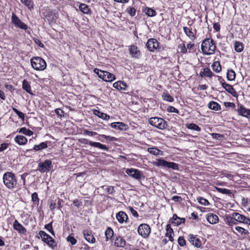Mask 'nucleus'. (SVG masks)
I'll list each match as a JSON object with an SVG mask.
<instances>
[{
    "instance_id": "obj_13",
    "label": "nucleus",
    "mask_w": 250,
    "mask_h": 250,
    "mask_svg": "<svg viewBox=\"0 0 250 250\" xmlns=\"http://www.w3.org/2000/svg\"><path fill=\"white\" fill-rule=\"evenodd\" d=\"M130 55L133 58L138 59L141 56V52L136 45L132 44L128 46Z\"/></svg>"
},
{
    "instance_id": "obj_53",
    "label": "nucleus",
    "mask_w": 250,
    "mask_h": 250,
    "mask_svg": "<svg viewBox=\"0 0 250 250\" xmlns=\"http://www.w3.org/2000/svg\"><path fill=\"white\" fill-rule=\"evenodd\" d=\"M40 236L41 237L42 239H51L52 237H51L49 235L47 234L45 231L43 230H40L39 233Z\"/></svg>"
},
{
    "instance_id": "obj_9",
    "label": "nucleus",
    "mask_w": 250,
    "mask_h": 250,
    "mask_svg": "<svg viewBox=\"0 0 250 250\" xmlns=\"http://www.w3.org/2000/svg\"><path fill=\"white\" fill-rule=\"evenodd\" d=\"M52 162L49 160H46L44 162H40L38 165V170L42 173L49 171L52 167Z\"/></svg>"
},
{
    "instance_id": "obj_56",
    "label": "nucleus",
    "mask_w": 250,
    "mask_h": 250,
    "mask_svg": "<svg viewBox=\"0 0 250 250\" xmlns=\"http://www.w3.org/2000/svg\"><path fill=\"white\" fill-rule=\"evenodd\" d=\"M178 48L182 53H186L187 52V49L184 43L180 44L178 46Z\"/></svg>"
},
{
    "instance_id": "obj_54",
    "label": "nucleus",
    "mask_w": 250,
    "mask_h": 250,
    "mask_svg": "<svg viewBox=\"0 0 250 250\" xmlns=\"http://www.w3.org/2000/svg\"><path fill=\"white\" fill-rule=\"evenodd\" d=\"M52 222L45 225V228L48 230L52 235H55V233L52 229Z\"/></svg>"
},
{
    "instance_id": "obj_3",
    "label": "nucleus",
    "mask_w": 250,
    "mask_h": 250,
    "mask_svg": "<svg viewBox=\"0 0 250 250\" xmlns=\"http://www.w3.org/2000/svg\"><path fill=\"white\" fill-rule=\"evenodd\" d=\"M32 67L36 70L42 71L46 67L45 61L40 57H34L30 59Z\"/></svg>"
},
{
    "instance_id": "obj_4",
    "label": "nucleus",
    "mask_w": 250,
    "mask_h": 250,
    "mask_svg": "<svg viewBox=\"0 0 250 250\" xmlns=\"http://www.w3.org/2000/svg\"><path fill=\"white\" fill-rule=\"evenodd\" d=\"M148 122L151 125L160 129H164L167 126V122L162 118L151 117L149 119Z\"/></svg>"
},
{
    "instance_id": "obj_42",
    "label": "nucleus",
    "mask_w": 250,
    "mask_h": 250,
    "mask_svg": "<svg viewBox=\"0 0 250 250\" xmlns=\"http://www.w3.org/2000/svg\"><path fill=\"white\" fill-rule=\"evenodd\" d=\"M243 43L239 42H236L234 43V49L237 52H241L243 50Z\"/></svg>"
},
{
    "instance_id": "obj_24",
    "label": "nucleus",
    "mask_w": 250,
    "mask_h": 250,
    "mask_svg": "<svg viewBox=\"0 0 250 250\" xmlns=\"http://www.w3.org/2000/svg\"><path fill=\"white\" fill-rule=\"evenodd\" d=\"M166 236L168 237L169 240L172 242L173 241V235H174L173 230L171 228L170 224L166 226Z\"/></svg>"
},
{
    "instance_id": "obj_14",
    "label": "nucleus",
    "mask_w": 250,
    "mask_h": 250,
    "mask_svg": "<svg viewBox=\"0 0 250 250\" xmlns=\"http://www.w3.org/2000/svg\"><path fill=\"white\" fill-rule=\"evenodd\" d=\"M146 45L147 49L151 52L154 51L159 46V42L155 39H149L148 40Z\"/></svg>"
},
{
    "instance_id": "obj_46",
    "label": "nucleus",
    "mask_w": 250,
    "mask_h": 250,
    "mask_svg": "<svg viewBox=\"0 0 250 250\" xmlns=\"http://www.w3.org/2000/svg\"><path fill=\"white\" fill-rule=\"evenodd\" d=\"M163 99L169 102H173L174 98L168 93H164L162 95Z\"/></svg>"
},
{
    "instance_id": "obj_27",
    "label": "nucleus",
    "mask_w": 250,
    "mask_h": 250,
    "mask_svg": "<svg viewBox=\"0 0 250 250\" xmlns=\"http://www.w3.org/2000/svg\"><path fill=\"white\" fill-rule=\"evenodd\" d=\"M208 107L215 111H218L221 109V106L217 102L214 101L210 102L208 105Z\"/></svg>"
},
{
    "instance_id": "obj_37",
    "label": "nucleus",
    "mask_w": 250,
    "mask_h": 250,
    "mask_svg": "<svg viewBox=\"0 0 250 250\" xmlns=\"http://www.w3.org/2000/svg\"><path fill=\"white\" fill-rule=\"evenodd\" d=\"M212 67L214 71L218 73L221 71V66L220 62L218 61L214 62L212 65Z\"/></svg>"
},
{
    "instance_id": "obj_49",
    "label": "nucleus",
    "mask_w": 250,
    "mask_h": 250,
    "mask_svg": "<svg viewBox=\"0 0 250 250\" xmlns=\"http://www.w3.org/2000/svg\"><path fill=\"white\" fill-rule=\"evenodd\" d=\"M197 200L198 202L201 204V205L208 206L209 205V202L206 199L202 198L201 197H198L197 198Z\"/></svg>"
},
{
    "instance_id": "obj_8",
    "label": "nucleus",
    "mask_w": 250,
    "mask_h": 250,
    "mask_svg": "<svg viewBox=\"0 0 250 250\" xmlns=\"http://www.w3.org/2000/svg\"><path fill=\"white\" fill-rule=\"evenodd\" d=\"M151 229L149 225L146 224H141L138 228V232L144 238L147 237L150 234Z\"/></svg>"
},
{
    "instance_id": "obj_18",
    "label": "nucleus",
    "mask_w": 250,
    "mask_h": 250,
    "mask_svg": "<svg viewBox=\"0 0 250 250\" xmlns=\"http://www.w3.org/2000/svg\"><path fill=\"white\" fill-rule=\"evenodd\" d=\"M13 228L14 229L16 230L20 233L24 234L26 231L25 228L19 223L17 220H15L14 222Z\"/></svg>"
},
{
    "instance_id": "obj_45",
    "label": "nucleus",
    "mask_w": 250,
    "mask_h": 250,
    "mask_svg": "<svg viewBox=\"0 0 250 250\" xmlns=\"http://www.w3.org/2000/svg\"><path fill=\"white\" fill-rule=\"evenodd\" d=\"M19 132L21 133L24 134L27 136H31L33 134V132L30 129H27L26 127H22L20 129Z\"/></svg>"
},
{
    "instance_id": "obj_41",
    "label": "nucleus",
    "mask_w": 250,
    "mask_h": 250,
    "mask_svg": "<svg viewBox=\"0 0 250 250\" xmlns=\"http://www.w3.org/2000/svg\"><path fill=\"white\" fill-rule=\"evenodd\" d=\"M215 188L217 191L224 194L230 195L232 193V192L230 189H226L225 188H218L217 187H215Z\"/></svg>"
},
{
    "instance_id": "obj_25",
    "label": "nucleus",
    "mask_w": 250,
    "mask_h": 250,
    "mask_svg": "<svg viewBox=\"0 0 250 250\" xmlns=\"http://www.w3.org/2000/svg\"><path fill=\"white\" fill-rule=\"evenodd\" d=\"M14 140L19 145H24L27 142V138L22 135H17Z\"/></svg>"
},
{
    "instance_id": "obj_55",
    "label": "nucleus",
    "mask_w": 250,
    "mask_h": 250,
    "mask_svg": "<svg viewBox=\"0 0 250 250\" xmlns=\"http://www.w3.org/2000/svg\"><path fill=\"white\" fill-rule=\"evenodd\" d=\"M212 138L215 139L217 140H222V139L224 138V135L218 134V133H212L211 134Z\"/></svg>"
},
{
    "instance_id": "obj_11",
    "label": "nucleus",
    "mask_w": 250,
    "mask_h": 250,
    "mask_svg": "<svg viewBox=\"0 0 250 250\" xmlns=\"http://www.w3.org/2000/svg\"><path fill=\"white\" fill-rule=\"evenodd\" d=\"M11 20L15 26L24 30H26L27 29V25L22 22L14 13L12 14Z\"/></svg>"
},
{
    "instance_id": "obj_43",
    "label": "nucleus",
    "mask_w": 250,
    "mask_h": 250,
    "mask_svg": "<svg viewBox=\"0 0 250 250\" xmlns=\"http://www.w3.org/2000/svg\"><path fill=\"white\" fill-rule=\"evenodd\" d=\"M227 78L229 81H233L235 78V73L233 70L228 71Z\"/></svg>"
},
{
    "instance_id": "obj_59",
    "label": "nucleus",
    "mask_w": 250,
    "mask_h": 250,
    "mask_svg": "<svg viewBox=\"0 0 250 250\" xmlns=\"http://www.w3.org/2000/svg\"><path fill=\"white\" fill-rule=\"evenodd\" d=\"M178 243L179 245L181 247H183L186 245V240L183 237L180 236L179 237L178 239Z\"/></svg>"
},
{
    "instance_id": "obj_38",
    "label": "nucleus",
    "mask_w": 250,
    "mask_h": 250,
    "mask_svg": "<svg viewBox=\"0 0 250 250\" xmlns=\"http://www.w3.org/2000/svg\"><path fill=\"white\" fill-rule=\"evenodd\" d=\"M186 127L189 129L196 130L199 132L201 130V128L194 123L187 124H186Z\"/></svg>"
},
{
    "instance_id": "obj_36",
    "label": "nucleus",
    "mask_w": 250,
    "mask_h": 250,
    "mask_svg": "<svg viewBox=\"0 0 250 250\" xmlns=\"http://www.w3.org/2000/svg\"><path fill=\"white\" fill-rule=\"evenodd\" d=\"M113 234L114 232L112 229L110 227L107 228L105 231L106 241L110 239L113 237Z\"/></svg>"
},
{
    "instance_id": "obj_2",
    "label": "nucleus",
    "mask_w": 250,
    "mask_h": 250,
    "mask_svg": "<svg viewBox=\"0 0 250 250\" xmlns=\"http://www.w3.org/2000/svg\"><path fill=\"white\" fill-rule=\"evenodd\" d=\"M2 180L4 185L7 188L13 189L16 187L17 179L13 173L11 172H5L3 175Z\"/></svg>"
},
{
    "instance_id": "obj_1",
    "label": "nucleus",
    "mask_w": 250,
    "mask_h": 250,
    "mask_svg": "<svg viewBox=\"0 0 250 250\" xmlns=\"http://www.w3.org/2000/svg\"><path fill=\"white\" fill-rule=\"evenodd\" d=\"M216 49V43L213 39L207 38L202 41L201 50L204 54L207 55L214 54Z\"/></svg>"
},
{
    "instance_id": "obj_51",
    "label": "nucleus",
    "mask_w": 250,
    "mask_h": 250,
    "mask_svg": "<svg viewBox=\"0 0 250 250\" xmlns=\"http://www.w3.org/2000/svg\"><path fill=\"white\" fill-rule=\"evenodd\" d=\"M146 14L149 17H153L156 15V11L151 8H147L146 12Z\"/></svg>"
},
{
    "instance_id": "obj_48",
    "label": "nucleus",
    "mask_w": 250,
    "mask_h": 250,
    "mask_svg": "<svg viewBox=\"0 0 250 250\" xmlns=\"http://www.w3.org/2000/svg\"><path fill=\"white\" fill-rule=\"evenodd\" d=\"M147 151L153 155H158L161 150L156 148L149 147L147 148Z\"/></svg>"
},
{
    "instance_id": "obj_35",
    "label": "nucleus",
    "mask_w": 250,
    "mask_h": 250,
    "mask_svg": "<svg viewBox=\"0 0 250 250\" xmlns=\"http://www.w3.org/2000/svg\"><path fill=\"white\" fill-rule=\"evenodd\" d=\"M45 18L49 21H53L57 18V16L54 11H51L49 12L48 14L45 16Z\"/></svg>"
},
{
    "instance_id": "obj_52",
    "label": "nucleus",
    "mask_w": 250,
    "mask_h": 250,
    "mask_svg": "<svg viewBox=\"0 0 250 250\" xmlns=\"http://www.w3.org/2000/svg\"><path fill=\"white\" fill-rule=\"evenodd\" d=\"M126 11L127 13L132 17L134 16L136 14V10L133 7L129 6L127 8Z\"/></svg>"
},
{
    "instance_id": "obj_23",
    "label": "nucleus",
    "mask_w": 250,
    "mask_h": 250,
    "mask_svg": "<svg viewBox=\"0 0 250 250\" xmlns=\"http://www.w3.org/2000/svg\"><path fill=\"white\" fill-rule=\"evenodd\" d=\"M126 244L125 240L122 237H117L115 240L114 245L117 247L124 248Z\"/></svg>"
},
{
    "instance_id": "obj_22",
    "label": "nucleus",
    "mask_w": 250,
    "mask_h": 250,
    "mask_svg": "<svg viewBox=\"0 0 250 250\" xmlns=\"http://www.w3.org/2000/svg\"><path fill=\"white\" fill-rule=\"evenodd\" d=\"M110 126L114 128H117L120 130H125L126 129L127 125L122 122H115L110 124Z\"/></svg>"
},
{
    "instance_id": "obj_16",
    "label": "nucleus",
    "mask_w": 250,
    "mask_h": 250,
    "mask_svg": "<svg viewBox=\"0 0 250 250\" xmlns=\"http://www.w3.org/2000/svg\"><path fill=\"white\" fill-rule=\"evenodd\" d=\"M188 241L193 245L197 248H200L201 246V242L200 240L194 237L193 235H188Z\"/></svg>"
},
{
    "instance_id": "obj_20",
    "label": "nucleus",
    "mask_w": 250,
    "mask_h": 250,
    "mask_svg": "<svg viewBox=\"0 0 250 250\" xmlns=\"http://www.w3.org/2000/svg\"><path fill=\"white\" fill-rule=\"evenodd\" d=\"M116 218L119 223H123L127 221L128 217L125 212L121 211L117 214Z\"/></svg>"
},
{
    "instance_id": "obj_19",
    "label": "nucleus",
    "mask_w": 250,
    "mask_h": 250,
    "mask_svg": "<svg viewBox=\"0 0 250 250\" xmlns=\"http://www.w3.org/2000/svg\"><path fill=\"white\" fill-rule=\"evenodd\" d=\"M207 221L211 224H216L219 221L218 217L213 213H208L207 216Z\"/></svg>"
},
{
    "instance_id": "obj_34",
    "label": "nucleus",
    "mask_w": 250,
    "mask_h": 250,
    "mask_svg": "<svg viewBox=\"0 0 250 250\" xmlns=\"http://www.w3.org/2000/svg\"><path fill=\"white\" fill-rule=\"evenodd\" d=\"M167 161L162 159H157L156 161L154 163L155 166H162L165 167H167Z\"/></svg>"
},
{
    "instance_id": "obj_47",
    "label": "nucleus",
    "mask_w": 250,
    "mask_h": 250,
    "mask_svg": "<svg viewBox=\"0 0 250 250\" xmlns=\"http://www.w3.org/2000/svg\"><path fill=\"white\" fill-rule=\"evenodd\" d=\"M101 188H102L104 190H105L108 193L110 194H113L115 192L113 187L103 186Z\"/></svg>"
},
{
    "instance_id": "obj_5",
    "label": "nucleus",
    "mask_w": 250,
    "mask_h": 250,
    "mask_svg": "<svg viewBox=\"0 0 250 250\" xmlns=\"http://www.w3.org/2000/svg\"><path fill=\"white\" fill-rule=\"evenodd\" d=\"M94 72L97 74L98 77L106 82H112L115 79V76L107 71H103L98 68H95Z\"/></svg>"
},
{
    "instance_id": "obj_15",
    "label": "nucleus",
    "mask_w": 250,
    "mask_h": 250,
    "mask_svg": "<svg viewBox=\"0 0 250 250\" xmlns=\"http://www.w3.org/2000/svg\"><path fill=\"white\" fill-rule=\"evenodd\" d=\"M83 234L85 239L88 242L94 243L96 241L92 232L88 229H84L83 230Z\"/></svg>"
},
{
    "instance_id": "obj_6",
    "label": "nucleus",
    "mask_w": 250,
    "mask_h": 250,
    "mask_svg": "<svg viewBox=\"0 0 250 250\" xmlns=\"http://www.w3.org/2000/svg\"><path fill=\"white\" fill-rule=\"evenodd\" d=\"M125 172L129 176L132 177L139 181L142 178H145L143 172L137 169L133 168H127L125 170Z\"/></svg>"
},
{
    "instance_id": "obj_44",
    "label": "nucleus",
    "mask_w": 250,
    "mask_h": 250,
    "mask_svg": "<svg viewBox=\"0 0 250 250\" xmlns=\"http://www.w3.org/2000/svg\"><path fill=\"white\" fill-rule=\"evenodd\" d=\"M225 220L226 223L229 226H232L236 224V220L233 219V214L232 216H226Z\"/></svg>"
},
{
    "instance_id": "obj_33",
    "label": "nucleus",
    "mask_w": 250,
    "mask_h": 250,
    "mask_svg": "<svg viewBox=\"0 0 250 250\" xmlns=\"http://www.w3.org/2000/svg\"><path fill=\"white\" fill-rule=\"evenodd\" d=\"M200 76L201 77L206 76L211 78L213 76V73L209 68H206L204 69V71L203 72H201Z\"/></svg>"
},
{
    "instance_id": "obj_60",
    "label": "nucleus",
    "mask_w": 250,
    "mask_h": 250,
    "mask_svg": "<svg viewBox=\"0 0 250 250\" xmlns=\"http://www.w3.org/2000/svg\"><path fill=\"white\" fill-rule=\"evenodd\" d=\"M32 200L34 203H39V199L38 196V194L36 192H34L32 194Z\"/></svg>"
},
{
    "instance_id": "obj_61",
    "label": "nucleus",
    "mask_w": 250,
    "mask_h": 250,
    "mask_svg": "<svg viewBox=\"0 0 250 250\" xmlns=\"http://www.w3.org/2000/svg\"><path fill=\"white\" fill-rule=\"evenodd\" d=\"M235 229L236 230H237L238 232H240L241 234H247L248 231L247 230L244 229V228L240 227H236L235 228Z\"/></svg>"
},
{
    "instance_id": "obj_7",
    "label": "nucleus",
    "mask_w": 250,
    "mask_h": 250,
    "mask_svg": "<svg viewBox=\"0 0 250 250\" xmlns=\"http://www.w3.org/2000/svg\"><path fill=\"white\" fill-rule=\"evenodd\" d=\"M79 142L82 144H84L85 145L89 144L91 146L98 147L100 149L106 151L108 150V147L106 146L103 145L100 143L89 141L88 140L85 138H82L79 139Z\"/></svg>"
},
{
    "instance_id": "obj_30",
    "label": "nucleus",
    "mask_w": 250,
    "mask_h": 250,
    "mask_svg": "<svg viewBox=\"0 0 250 250\" xmlns=\"http://www.w3.org/2000/svg\"><path fill=\"white\" fill-rule=\"evenodd\" d=\"M42 240L45 243H46L50 247L54 249L57 246V244L54 239L51 237V239H42Z\"/></svg>"
},
{
    "instance_id": "obj_26",
    "label": "nucleus",
    "mask_w": 250,
    "mask_h": 250,
    "mask_svg": "<svg viewBox=\"0 0 250 250\" xmlns=\"http://www.w3.org/2000/svg\"><path fill=\"white\" fill-rule=\"evenodd\" d=\"M238 112L240 115L244 117H247L250 115V110L246 109L243 105H241L238 109Z\"/></svg>"
},
{
    "instance_id": "obj_40",
    "label": "nucleus",
    "mask_w": 250,
    "mask_h": 250,
    "mask_svg": "<svg viewBox=\"0 0 250 250\" xmlns=\"http://www.w3.org/2000/svg\"><path fill=\"white\" fill-rule=\"evenodd\" d=\"M21 2L26 5L29 9L34 8V3L32 0H21Z\"/></svg>"
},
{
    "instance_id": "obj_29",
    "label": "nucleus",
    "mask_w": 250,
    "mask_h": 250,
    "mask_svg": "<svg viewBox=\"0 0 250 250\" xmlns=\"http://www.w3.org/2000/svg\"><path fill=\"white\" fill-rule=\"evenodd\" d=\"M183 30L186 35L188 36L191 40H195L196 38L195 36L191 29L187 27H184Z\"/></svg>"
},
{
    "instance_id": "obj_10",
    "label": "nucleus",
    "mask_w": 250,
    "mask_h": 250,
    "mask_svg": "<svg viewBox=\"0 0 250 250\" xmlns=\"http://www.w3.org/2000/svg\"><path fill=\"white\" fill-rule=\"evenodd\" d=\"M219 80L220 81L222 87L225 89V90L229 94H231L233 96L235 97H237V93L235 90V89L233 88L232 86L230 85L229 84H228L223 82V79H222L221 77L219 78Z\"/></svg>"
},
{
    "instance_id": "obj_12",
    "label": "nucleus",
    "mask_w": 250,
    "mask_h": 250,
    "mask_svg": "<svg viewBox=\"0 0 250 250\" xmlns=\"http://www.w3.org/2000/svg\"><path fill=\"white\" fill-rule=\"evenodd\" d=\"M233 219L236 222L244 223L247 225H250V219L244 215L237 212L233 213Z\"/></svg>"
},
{
    "instance_id": "obj_21",
    "label": "nucleus",
    "mask_w": 250,
    "mask_h": 250,
    "mask_svg": "<svg viewBox=\"0 0 250 250\" xmlns=\"http://www.w3.org/2000/svg\"><path fill=\"white\" fill-rule=\"evenodd\" d=\"M113 86L119 90H125L127 87V84L124 82L119 81L114 83Z\"/></svg>"
},
{
    "instance_id": "obj_64",
    "label": "nucleus",
    "mask_w": 250,
    "mask_h": 250,
    "mask_svg": "<svg viewBox=\"0 0 250 250\" xmlns=\"http://www.w3.org/2000/svg\"><path fill=\"white\" fill-rule=\"evenodd\" d=\"M73 205L77 207V208H79L80 207L82 206V202L79 201L78 199H75L73 201Z\"/></svg>"
},
{
    "instance_id": "obj_63",
    "label": "nucleus",
    "mask_w": 250,
    "mask_h": 250,
    "mask_svg": "<svg viewBox=\"0 0 250 250\" xmlns=\"http://www.w3.org/2000/svg\"><path fill=\"white\" fill-rule=\"evenodd\" d=\"M97 134V133L96 132L90 131L88 130H85L83 131L84 135H89V136H94V135H96Z\"/></svg>"
},
{
    "instance_id": "obj_39",
    "label": "nucleus",
    "mask_w": 250,
    "mask_h": 250,
    "mask_svg": "<svg viewBox=\"0 0 250 250\" xmlns=\"http://www.w3.org/2000/svg\"><path fill=\"white\" fill-rule=\"evenodd\" d=\"M79 9L80 11L84 14H88L90 11L88 6L84 3H81L79 5Z\"/></svg>"
},
{
    "instance_id": "obj_32",
    "label": "nucleus",
    "mask_w": 250,
    "mask_h": 250,
    "mask_svg": "<svg viewBox=\"0 0 250 250\" xmlns=\"http://www.w3.org/2000/svg\"><path fill=\"white\" fill-rule=\"evenodd\" d=\"M48 146H47V142H42L40 143L39 145H35L34 146L33 149L35 151H38L42 149H45L47 148Z\"/></svg>"
},
{
    "instance_id": "obj_57",
    "label": "nucleus",
    "mask_w": 250,
    "mask_h": 250,
    "mask_svg": "<svg viewBox=\"0 0 250 250\" xmlns=\"http://www.w3.org/2000/svg\"><path fill=\"white\" fill-rule=\"evenodd\" d=\"M67 241L70 242L71 245H74L76 244L77 240L73 236L71 235H69L67 238Z\"/></svg>"
},
{
    "instance_id": "obj_28",
    "label": "nucleus",
    "mask_w": 250,
    "mask_h": 250,
    "mask_svg": "<svg viewBox=\"0 0 250 250\" xmlns=\"http://www.w3.org/2000/svg\"><path fill=\"white\" fill-rule=\"evenodd\" d=\"M93 113L95 115L98 116L99 117L104 120H108L110 118V116L108 115L101 112L98 110H94Z\"/></svg>"
},
{
    "instance_id": "obj_17",
    "label": "nucleus",
    "mask_w": 250,
    "mask_h": 250,
    "mask_svg": "<svg viewBox=\"0 0 250 250\" xmlns=\"http://www.w3.org/2000/svg\"><path fill=\"white\" fill-rule=\"evenodd\" d=\"M169 222L172 224H174L176 226H177L182 223H184L185 222V218L179 217L176 214H173L172 218L169 220Z\"/></svg>"
},
{
    "instance_id": "obj_58",
    "label": "nucleus",
    "mask_w": 250,
    "mask_h": 250,
    "mask_svg": "<svg viewBox=\"0 0 250 250\" xmlns=\"http://www.w3.org/2000/svg\"><path fill=\"white\" fill-rule=\"evenodd\" d=\"M100 136L109 140V141H116L117 140V139L114 137H112L110 136H106V135H104V134L100 135Z\"/></svg>"
},
{
    "instance_id": "obj_62",
    "label": "nucleus",
    "mask_w": 250,
    "mask_h": 250,
    "mask_svg": "<svg viewBox=\"0 0 250 250\" xmlns=\"http://www.w3.org/2000/svg\"><path fill=\"white\" fill-rule=\"evenodd\" d=\"M55 112L59 117H62V116H63L64 111L60 108L56 109L55 110Z\"/></svg>"
},
{
    "instance_id": "obj_50",
    "label": "nucleus",
    "mask_w": 250,
    "mask_h": 250,
    "mask_svg": "<svg viewBox=\"0 0 250 250\" xmlns=\"http://www.w3.org/2000/svg\"><path fill=\"white\" fill-rule=\"evenodd\" d=\"M167 167L169 168H172V169L174 170H178L179 169L178 165L173 162H168Z\"/></svg>"
},
{
    "instance_id": "obj_31",
    "label": "nucleus",
    "mask_w": 250,
    "mask_h": 250,
    "mask_svg": "<svg viewBox=\"0 0 250 250\" xmlns=\"http://www.w3.org/2000/svg\"><path fill=\"white\" fill-rule=\"evenodd\" d=\"M22 88L30 94H33L31 89L30 84L26 80H24L22 82Z\"/></svg>"
}]
</instances>
